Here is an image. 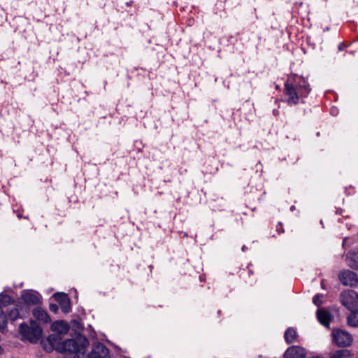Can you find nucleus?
<instances>
[{"label":"nucleus","mask_w":358,"mask_h":358,"mask_svg":"<svg viewBox=\"0 0 358 358\" xmlns=\"http://www.w3.org/2000/svg\"><path fill=\"white\" fill-rule=\"evenodd\" d=\"M310 91V85L302 76H291L285 83L284 94L287 96V103L290 106L296 105L299 99L306 97Z\"/></svg>","instance_id":"f257e3e1"},{"label":"nucleus","mask_w":358,"mask_h":358,"mask_svg":"<svg viewBox=\"0 0 358 358\" xmlns=\"http://www.w3.org/2000/svg\"><path fill=\"white\" fill-rule=\"evenodd\" d=\"M88 339L80 334L76 339H66L62 345V352H69L75 354L78 357L80 355L85 356L86 348L89 346Z\"/></svg>","instance_id":"f03ea898"},{"label":"nucleus","mask_w":358,"mask_h":358,"mask_svg":"<svg viewBox=\"0 0 358 358\" xmlns=\"http://www.w3.org/2000/svg\"><path fill=\"white\" fill-rule=\"evenodd\" d=\"M19 332L24 339L36 343L42 337L43 330L36 322L31 320L30 326L22 323L19 327Z\"/></svg>","instance_id":"7ed1b4c3"},{"label":"nucleus","mask_w":358,"mask_h":358,"mask_svg":"<svg viewBox=\"0 0 358 358\" xmlns=\"http://www.w3.org/2000/svg\"><path fill=\"white\" fill-rule=\"evenodd\" d=\"M331 336L333 342L338 347L350 346L353 341L352 335L341 329H334Z\"/></svg>","instance_id":"20e7f679"},{"label":"nucleus","mask_w":358,"mask_h":358,"mask_svg":"<svg viewBox=\"0 0 358 358\" xmlns=\"http://www.w3.org/2000/svg\"><path fill=\"white\" fill-rule=\"evenodd\" d=\"M341 302L350 310L358 308V293L352 289L343 292L341 294Z\"/></svg>","instance_id":"39448f33"},{"label":"nucleus","mask_w":358,"mask_h":358,"mask_svg":"<svg viewBox=\"0 0 358 358\" xmlns=\"http://www.w3.org/2000/svg\"><path fill=\"white\" fill-rule=\"evenodd\" d=\"M108 355L109 350L106 346L100 342H96L93 344L92 351L86 358H107Z\"/></svg>","instance_id":"423d86ee"},{"label":"nucleus","mask_w":358,"mask_h":358,"mask_svg":"<svg viewBox=\"0 0 358 358\" xmlns=\"http://www.w3.org/2000/svg\"><path fill=\"white\" fill-rule=\"evenodd\" d=\"M341 283L346 286L354 287L358 284V275L353 271L345 270L339 275Z\"/></svg>","instance_id":"0eeeda50"},{"label":"nucleus","mask_w":358,"mask_h":358,"mask_svg":"<svg viewBox=\"0 0 358 358\" xmlns=\"http://www.w3.org/2000/svg\"><path fill=\"white\" fill-rule=\"evenodd\" d=\"M38 293L32 290L25 292L22 294L21 299L23 303L27 306H36L41 303Z\"/></svg>","instance_id":"6e6552de"},{"label":"nucleus","mask_w":358,"mask_h":358,"mask_svg":"<svg viewBox=\"0 0 358 358\" xmlns=\"http://www.w3.org/2000/svg\"><path fill=\"white\" fill-rule=\"evenodd\" d=\"M306 350L299 345H292L287 349L284 353V358H305Z\"/></svg>","instance_id":"1a4fd4ad"},{"label":"nucleus","mask_w":358,"mask_h":358,"mask_svg":"<svg viewBox=\"0 0 358 358\" xmlns=\"http://www.w3.org/2000/svg\"><path fill=\"white\" fill-rule=\"evenodd\" d=\"M331 315L327 310L320 309L317 311V318L320 324L329 329V324L331 321Z\"/></svg>","instance_id":"9d476101"},{"label":"nucleus","mask_w":358,"mask_h":358,"mask_svg":"<svg viewBox=\"0 0 358 358\" xmlns=\"http://www.w3.org/2000/svg\"><path fill=\"white\" fill-rule=\"evenodd\" d=\"M34 317L43 323L48 324L51 322V318L48 313L41 307H36L33 310Z\"/></svg>","instance_id":"9b49d317"},{"label":"nucleus","mask_w":358,"mask_h":358,"mask_svg":"<svg viewBox=\"0 0 358 358\" xmlns=\"http://www.w3.org/2000/svg\"><path fill=\"white\" fill-rule=\"evenodd\" d=\"M346 262L350 267L358 270V249L348 252L346 255Z\"/></svg>","instance_id":"f8f14e48"},{"label":"nucleus","mask_w":358,"mask_h":358,"mask_svg":"<svg viewBox=\"0 0 358 358\" xmlns=\"http://www.w3.org/2000/svg\"><path fill=\"white\" fill-rule=\"evenodd\" d=\"M47 343H49L52 345L55 348V350L62 352V345L63 341H62V338L59 335L51 334L50 335L46 341Z\"/></svg>","instance_id":"ddd939ff"},{"label":"nucleus","mask_w":358,"mask_h":358,"mask_svg":"<svg viewBox=\"0 0 358 358\" xmlns=\"http://www.w3.org/2000/svg\"><path fill=\"white\" fill-rule=\"evenodd\" d=\"M298 334L296 331L292 328L289 327L285 332L284 338L287 344L294 343L296 341Z\"/></svg>","instance_id":"4468645a"},{"label":"nucleus","mask_w":358,"mask_h":358,"mask_svg":"<svg viewBox=\"0 0 358 358\" xmlns=\"http://www.w3.org/2000/svg\"><path fill=\"white\" fill-rule=\"evenodd\" d=\"M329 358H352L351 352L347 349L336 350L329 354Z\"/></svg>","instance_id":"2eb2a0df"},{"label":"nucleus","mask_w":358,"mask_h":358,"mask_svg":"<svg viewBox=\"0 0 358 358\" xmlns=\"http://www.w3.org/2000/svg\"><path fill=\"white\" fill-rule=\"evenodd\" d=\"M348 324L352 327H358V309L351 310V313L348 316Z\"/></svg>","instance_id":"dca6fc26"},{"label":"nucleus","mask_w":358,"mask_h":358,"mask_svg":"<svg viewBox=\"0 0 358 358\" xmlns=\"http://www.w3.org/2000/svg\"><path fill=\"white\" fill-rule=\"evenodd\" d=\"M52 328L55 331L60 333H66L69 331V326L63 321H56L52 324Z\"/></svg>","instance_id":"f3484780"},{"label":"nucleus","mask_w":358,"mask_h":358,"mask_svg":"<svg viewBox=\"0 0 358 358\" xmlns=\"http://www.w3.org/2000/svg\"><path fill=\"white\" fill-rule=\"evenodd\" d=\"M16 308L19 311L21 319L27 317L29 314L30 306L24 303L17 304Z\"/></svg>","instance_id":"a211bd4d"},{"label":"nucleus","mask_w":358,"mask_h":358,"mask_svg":"<svg viewBox=\"0 0 358 358\" xmlns=\"http://www.w3.org/2000/svg\"><path fill=\"white\" fill-rule=\"evenodd\" d=\"M8 317L0 306V331H3L7 327Z\"/></svg>","instance_id":"6ab92c4d"},{"label":"nucleus","mask_w":358,"mask_h":358,"mask_svg":"<svg viewBox=\"0 0 358 358\" xmlns=\"http://www.w3.org/2000/svg\"><path fill=\"white\" fill-rule=\"evenodd\" d=\"M14 302V299L12 296L8 294H0V306H6L8 305L12 304Z\"/></svg>","instance_id":"aec40b11"},{"label":"nucleus","mask_w":358,"mask_h":358,"mask_svg":"<svg viewBox=\"0 0 358 358\" xmlns=\"http://www.w3.org/2000/svg\"><path fill=\"white\" fill-rule=\"evenodd\" d=\"M53 297L55 300L59 303V304L62 303L63 302L66 301V299H69L66 294L62 292H57L54 294Z\"/></svg>","instance_id":"412c9836"},{"label":"nucleus","mask_w":358,"mask_h":358,"mask_svg":"<svg viewBox=\"0 0 358 358\" xmlns=\"http://www.w3.org/2000/svg\"><path fill=\"white\" fill-rule=\"evenodd\" d=\"M8 318L11 322H15L17 319L20 318L19 311L16 308H12L8 312Z\"/></svg>","instance_id":"4be33fe9"},{"label":"nucleus","mask_w":358,"mask_h":358,"mask_svg":"<svg viewBox=\"0 0 358 358\" xmlns=\"http://www.w3.org/2000/svg\"><path fill=\"white\" fill-rule=\"evenodd\" d=\"M59 306L62 312L64 313H69L71 310L70 299H66V301L59 304Z\"/></svg>","instance_id":"5701e85b"},{"label":"nucleus","mask_w":358,"mask_h":358,"mask_svg":"<svg viewBox=\"0 0 358 358\" xmlns=\"http://www.w3.org/2000/svg\"><path fill=\"white\" fill-rule=\"evenodd\" d=\"M322 294H316L313 296V303L317 306H320L322 304V300L320 299L321 297H322Z\"/></svg>","instance_id":"b1692460"},{"label":"nucleus","mask_w":358,"mask_h":358,"mask_svg":"<svg viewBox=\"0 0 358 358\" xmlns=\"http://www.w3.org/2000/svg\"><path fill=\"white\" fill-rule=\"evenodd\" d=\"M43 348L48 352H51L54 349L55 350L53 345L47 342L43 343Z\"/></svg>","instance_id":"393cba45"},{"label":"nucleus","mask_w":358,"mask_h":358,"mask_svg":"<svg viewBox=\"0 0 358 358\" xmlns=\"http://www.w3.org/2000/svg\"><path fill=\"white\" fill-rule=\"evenodd\" d=\"M49 310L54 313H57L59 310V306L55 303H50L49 306Z\"/></svg>","instance_id":"a878e982"},{"label":"nucleus","mask_w":358,"mask_h":358,"mask_svg":"<svg viewBox=\"0 0 358 358\" xmlns=\"http://www.w3.org/2000/svg\"><path fill=\"white\" fill-rule=\"evenodd\" d=\"M276 231L278 233V234H281L284 233V228L282 222H278L276 225Z\"/></svg>","instance_id":"bb28decb"},{"label":"nucleus","mask_w":358,"mask_h":358,"mask_svg":"<svg viewBox=\"0 0 358 358\" xmlns=\"http://www.w3.org/2000/svg\"><path fill=\"white\" fill-rule=\"evenodd\" d=\"M351 245V241L349 238H345L343 241V246L345 247H349Z\"/></svg>","instance_id":"cd10ccee"},{"label":"nucleus","mask_w":358,"mask_h":358,"mask_svg":"<svg viewBox=\"0 0 358 358\" xmlns=\"http://www.w3.org/2000/svg\"><path fill=\"white\" fill-rule=\"evenodd\" d=\"M331 113L333 115H336L338 114V109L336 108H331Z\"/></svg>","instance_id":"c85d7f7f"},{"label":"nucleus","mask_w":358,"mask_h":358,"mask_svg":"<svg viewBox=\"0 0 358 358\" xmlns=\"http://www.w3.org/2000/svg\"><path fill=\"white\" fill-rule=\"evenodd\" d=\"M338 50H339L340 51H342V50H344V48H345V44H344L343 43H340V44L338 45Z\"/></svg>","instance_id":"c756f323"},{"label":"nucleus","mask_w":358,"mask_h":358,"mask_svg":"<svg viewBox=\"0 0 358 358\" xmlns=\"http://www.w3.org/2000/svg\"><path fill=\"white\" fill-rule=\"evenodd\" d=\"M131 3H132V1L127 2V5L128 6H131Z\"/></svg>","instance_id":"7c9ffc66"},{"label":"nucleus","mask_w":358,"mask_h":358,"mask_svg":"<svg viewBox=\"0 0 358 358\" xmlns=\"http://www.w3.org/2000/svg\"><path fill=\"white\" fill-rule=\"evenodd\" d=\"M273 114H274V115H276V114L278 113V110H274L273 111Z\"/></svg>","instance_id":"2f4dec72"},{"label":"nucleus","mask_w":358,"mask_h":358,"mask_svg":"<svg viewBox=\"0 0 358 358\" xmlns=\"http://www.w3.org/2000/svg\"><path fill=\"white\" fill-rule=\"evenodd\" d=\"M17 217H18L19 218H20V217H21V215H20V214H18V215H17Z\"/></svg>","instance_id":"473e14b6"},{"label":"nucleus","mask_w":358,"mask_h":358,"mask_svg":"<svg viewBox=\"0 0 358 358\" xmlns=\"http://www.w3.org/2000/svg\"><path fill=\"white\" fill-rule=\"evenodd\" d=\"M244 250H245V246H243L242 250L244 251Z\"/></svg>","instance_id":"72a5a7b5"},{"label":"nucleus","mask_w":358,"mask_h":358,"mask_svg":"<svg viewBox=\"0 0 358 358\" xmlns=\"http://www.w3.org/2000/svg\"><path fill=\"white\" fill-rule=\"evenodd\" d=\"M294 206H292V207H291V210H294Z\"/></svg>","instance_id":"f704fd0d"},{"label":"nucleus","mask_w":358,"mask_h":358,"mask_svg":"<svg viewBox=\"0 0 358 358\" xmlns=\"http://www.w3.org/2000/svg\"><path fill=\"white\" fill-rule=\"evenodd\" d=\"M107 358H108V357H107Z\"/></svg>","instance_id":"c9c22d12"}]
</instances>
